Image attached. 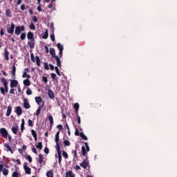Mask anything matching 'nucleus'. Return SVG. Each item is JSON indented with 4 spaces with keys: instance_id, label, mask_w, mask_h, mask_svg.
<instances>
[{
    "instance_id": "nucleus-1",
    "label": "nucleus",
    "mask_w": 177,
    "mask_h": 177,
    "mask_svg": "<svg viewBox=\"0 0 177 177\" xmlns=\"http://www.w3.org/2000/svg\"><path fill=\"white\" fill-rule=\"evenodd\" d=\"M84 146L82 147V154L84 157L86 158V151H89L91 149L89 148V145H88V142H84Z\"/></svg>"
},
{
    "instance_id": "nucleus-2",
    "label": "nucleus",
    "mask_w": 177,
    "mask_h": 177,
    "mask_svg": "<svg viewBox=\"0 0 177 177\" xmlns=\"http://www.w3.org/2000/svg\"><path fill=\"white\" fill-rule=\"evenodd\" d=\"M30 59L33 63H35V62H36V64H37V66H38V67H39V66H41V59H39V57L36 56L35 57L34 53H30ZM35 59H36V60H35Z\"/></svg>"
},
{
    "instance_id": "nucleus-3",
    "label": "nucleus",
    "mask_w": 177,
    "mask_h": 177,
    "mask_svg": "<svg viewBox=\"0 0 177 177\" xmlns=\"http://www.w3.org/2000/svg\"><path fill=\"white\" fill-rule=\"evenodd\" d=\"M21 31H26V27H24V26H18L15 28V34H16V35H20Z\"/></svg>"
},
{
    "instance_id": "nucleus-4",
    "label": "nucleus",
    "mask_w": 177,
    "mask_h": 177,
    "mask_svg": "<svg viewBox=\"0 0 177 177\" xmlns=\"http://www.w3.org/2000/svg\"><path fill=\"white\" fill-rule=\"evenodd\" d=\"M57 48L59 49V56L60 57V59H62V57H63V50H64V47L63 46V44L58 43L57 44Z\"/></svg>"
},
{
    "instance_id": "nucleus-5",
    "label": "nucleus",
    "mask_w": 177,
    "mask_h": 177,
    "mask_svg": "<svg viewBox=\"0 0 177 177\" xmlns=\"http://www.w3.org/2000/svg\"><path fill=\"white\" fill-rule=\"evenodd\" d=\"M28 163L25 162L24 164V169L27 175L31 174V168L28 167Z\"/></svg>"
},
{
    "instance_id": "nucleus-6",
    "label": "nucleus",
    "mask_w": 177,
    "mask_h": 177,
    "mask_svg": "<svg viewBox=\"0 0 177 177\" xmlns=\"http://www.w3.org/2000/svg\"><path fill=\"white\" fill-rule=\"evenodd\" d=\"M60 135V131H57L55 134V143H56V149H60V145H59V136Z\"/></svg>"
},
{
    "instance_id": "nucleus-7",
    "label": "nucleus",
    "mask_w": 177,
    "mask_h": 177,
    "mask_svg": "<svg viewBox=\"0 0 177 177\" xmlns=\"http://www.w3.org/2000/svg\"><path fill=\"white\" fill-rule=\"evenodd\" d=\"M15 25L13 22L11 23L10 27L7 28V32L8 34H13L15 32Z\"/></svg>"
},
{
    "instance_id": "nucleus-8",
    "label": "nucleus",
    "mask_w": 177,
    "mask_h": 177,
    "mask_svg": "<svg viewBox=\"0 0 177 177\" xmlns=\"http://www.w3.org/2000/svg\"><path fill=\"white\" fill-rule=\"evenodd\" d=\"M0 133L3 138H8V130L5 128L0 129Z\"/></svg>"
},
{
    "instance_id": "nucleus-9",
    "label": "nucleus",
    "mask_w": 177,
    "mask_h": 177,
    "mask_svg": "<svg viewBox=\"0 0 177 177\" xmlns=\"http://www.w3.org/2000/svg\"><path fill=\"white\" fill-rule=\"evenodd\" d=\"M88 165H89V160L88 159H84L82 163H80V167L82 168H84L85 169L88 168Z\"/></svg>"
},
{
    "instance_id": "nucleus-10",
    "label": "nucleus",
    "mask_w": 177,
    "mask_h": 177,
    "mask_svg": "<svg viewBox=\"0 0 177 177\" xmlns=\"http://www.w3.org/2000/svg\"><path fill=\"white\" fill-rule=\"evenodd\" d=\"M0 171L1 172H2L3 171V175H4L5 176H8V175L9 174V170L5 168L3 169V165L2 164L0 165Z\"/></svg>"
},
{
    "instance_id": "nucleus-11",
    "label": "nucleus",
    "mask_w": 177,
    "mask_h": 177,
    "mask_svg": "<svg viewBox=\"0 0 177 177\" xmlns=\"http://www.w3.org/2000/svg\"><path fill=\"white\" fill-rule=\"evenodd\" d=\"M23 106L24 107V109H28L31 107V105H30V103L28 102V99L27 98L24 99Z\"/></svg>"
},
{
    "instance_id": "nucleus-12",
    "label": "nucleus",
    "mask_w": 177,
    "mask_h": 177,
    "mask_svg": "<svg viewBox=\"0 0 177 177\" xmlns=\"http://www.w3.org/2000/svg\"><path fill=\"white\" fill-rule=\"evenodd\" d=\"M19 85V82L16 80H12L10 81V88H16Z\"/></svg>"
},
{
    "instance_id": "nucleus-13",
    "label": "nucleus",
    "mask_w": 177,
    "mask_h": 177,
    "mask_svg": "<svg viewBox=\"0 0 177 177\" xmlns=\"http://www.w3.org/2000/svg\"><path fill=\"white\" fill-rule=\"evenodd\" d=\"M45 104V102H43L42 105H39L38 109L36 111V113H35L37 117H38L39 115V114H41V110H42V109H44V106Z\"/></svg>"
},
{
    "instance_id": "nucleus-14",
    "label": "nucleus",
    "mask_w": 177,
    "mask_h": 177,
    "mask_svg": "<svg viewBox=\"0 0 177 177\" xmlns=\"http://www.w3.org/2000/svg\"><path fill=\"white\" fill-rule=\"evenodd\" d=\"M27 38L29 41H35V39H34V33H32V32H28Z\"/></svg>"
},
{
    "instance_id": "nucleus-15",
    "label": "nucleus",
    "mask_w": 177,
    "mask_h": 177,
    "mask_svg": "<svg viewBox=\"0 0 177 177\" xmlns=\"http://www.w3.org/2000/svg\"><path fill=\"white\" fill-rule=\"evenodd\" d=\"M50 55L53 59L57 57V55H56V50L53 48H50Z\"/></svg>"
},
{
    "instance_id": "nucleus-16",
    "label": "nucleus",
    "mask_w": 177,
    "mask_h": 177,
    "mask_svg": "<svg viewBox=\"0 0 177 177\" xmlns=\"http://www.w3.org/2000/svg\"><path fill=\"white\" fill-rule=\"evenodd\" d=\"M56 150H57V154H58V162L60 165V164H62V151H60V148L57 149Z\"/></svg>"
},
{
    "instance_id": "nucleus-17",
    "label": "nucleus",
    "mask_w": 177,
    "mask_h": 177,
    "mask_svg": "<svg viewBox=\"0 0 177 177\" xmlns=\"http://www.w3.org/2000/svg\"><path fill=\"white\" fill-rule=\"evenodd\" d=\"M16 113L18 115H21V114H23V109H21V106L16 107Z\"/></svg>"
},
{
    "instance_id": "nucleus-18",
    "label": "nucleus",
    "mask_w": 177,
    "mask_h": 177,
    "mask_svg": "<svg viewBox=\"0 0 177 177\" xmlns=\"http://www.w3.org/2000/svg\"><path fill=\"white\" fill-rule=\"evenodd\" d=\"M48 120H49V122H50V129H52V128L53 127V116L49 115Z\"/></svg>"
},
{
    "instance_id": "nucleus-19",
    "label": "nucleus",
    "mask_w": 177,
    "mask_h": 177,
    "mask_svg": "<svg viewBox=\"0 0 177 177\" xmlns=\"http://www.w3.org/2000/svg\"><path fill=\"white\" fill-rule=\"evenodd\" d=\"M4 57L6 60H9V51H8V48H4Z\"/></svg>"
},
{
    "instance_id": "nucleus-20",
    "label": "nucleus",
    "mask_w": 177,
    "mask_h": 177,
    "mask_svg": "<svg viewBox=\"0 0 177 177\" xmlns=\"http://www.w3.org/2000/svg\"><path fill=\"white\" fill-rule=\"evenodd\" d=\"M54 59H55V60L57 62V67H62V61L60 60V57L57 56Z\"/></svg>"
},
{
    "instance_id": "nucleus-21",
    "label": "nucleus",
    "mask_w": 177,
    "mask_h": 177,
    "mask_svg": "<svg viewBox=\"0 0 177 177\" xmlns=\"http://www.w3.org/2000/svg\"><path fill=\"white\" fill-rule=\"evenodd\" d=\"M12 78L15 80L16 78V66H12Z\"/></svg>"
},
{
    "instance_id": "nucleus-22",
    "label": "nucleus",
    "mask_w": 177,
    "mask_h": 177,
    "mask_svg": "<svg viewBox=\"0 0 177 177\" xmlns=\"http://www.w3.org/2000/svg\"><path fill=\"white\" fill-rule=\"evenodd\" d=\"M28 45H29V48L30 49H34V47L35 46V41H32V40L29 41L28 42Z\"/></svg>"
},
{
    "instance_id": "nucleus-23",
    "label": "nucleus",
    "mask_w": 177,
    "mask_h": 177,
    "mask_svg": "<svg viewBox=\"0 0 177 177\" xmlns=\"http://www.w3.org/2000/svg\"><path fill=\"white\" fill-rule=\"evenodd\" d=\"M36 103L41 106V103H42V98L41 97H35V98Z\"/></svg>"
},
{
    "instance_id": "nucleus-24",
    "label": "nucleus",
    "mask_w": 177,
    "mask_h": 177,
    "mask_svg": "<svg viewBox=\"0 0 177 177\" xmlns=\"http://www.w3.org/2000/svg\"><path fill=\"white\" fill-rule=\"evenodd\" d=\"M10 114H12V105H9L8 106L6 116L9 117L10 115Z\"/></svg>"
},
{
    "instance_id": "nucleus-25",
    "label": "nucleus",
    "mask_w": 177,
    "mask_h": 177,
    "mask_svg": "<svg viewBox=\"0 0 177 177\" xmlns=\"http://www.w3.org/2000/svg\"><path fill=\"white\" fill-rule=\"evenodd\" d=\"M11 131L15 135H17V131H19V126L12 127Z\"/></svg>"
},
{
    "instance_id": "nucleus-26",
    "label": "nucleus",
    "mask_w": 177,
    "mask_h": 177,
    "mask_svg": "<svg viewBox=\"0 0 177 177\" xmlns=\"http://www.w3.org/2000/svg\"><path fill=\"white\" fill-rule=\"evenodd\" d=\"M24 85H25V86H30V85H31V82L27 78L24 80Z\"/></svg>"
},
{
    "instance_id": "nucleus-27",
    "label": "nucleus",
    "mask_w": 177,
    "mask_h": 177,
    "mask_svg": "<svg viewBox=\"0 0 177 177\" xmlns=\"http://www.w3.org/2000/svg\"><path fill=\"white\" fill-rule=\"evenodd\" d=\"M48 95L50 99H53L55 97V93L51 90L48 91Z\"/></svg>"
},
{
    "instance_id": "nucleus-28",
    "label": "nucleus",
    "mask_w": 177,
    "mask_h": 177,
    "mask_svg": "<svg viewBox=\"0 0 177 177\" xmlns=\"http://www.w3.org/2000/svg\"><path fill=\"white\" fill-rule=\"evenodd\" d=\"M26 124V121L24 120V119L21 120V132H24V125Z\"/></svg>"
},
{
    "instance_id": "nucleus-29",
    "label": "nucleus",
    "mask_w": 177,
    "mask_h": 177,
    "mask_svg": "<svg viewBox=\"0 0 177 177\" xmlns=\"http://www.w3.org/2000/svg\"><path fill=\"white\" fill-rule=\"evenodd\" d=\"M43 160H44V156H42V154L39 153V160L38 162L40 165H42V162H43Z\"/></svg>"
},
{
    "instance_id": "nucleus-30",
    "label": "nucleus",
    "mask_w": 177,
    "mask_h": 177,
    "mask_svg": "<svg viewBox=\"0 0 177 177\" xmlns=\"http://www.w3.org/2000/svg\"><path fill=\"white\" fill-rule=\"evenodd\" d=\"M66 177H75V176L73 174V171H68L66 173Z\"/></svg>"
},
{
    "instance_id": "nucleus-31",
    "label": "nucleus",
    "mask_w": 177,
    "mask_h": 177,
    "mask_svg": "<svg viewBox=\"0 0 177 177\" xmlns=\"http://www.w3.org/2000/svg\"><path fill=\"white\" fill-rule=\"evenodd\" d=\"M46 176L47 177H54L53 176V170H49L46 172Z\"/></svg>"
},
{
    "instance_id": "nucleus-32",
    "label": "nucleus",
    "mask_w": 177,
    "mask_h": 177,
    "mask_svg": "<svg viewBox=\"0 0 177 177\" xmlns=\"http://www.w3.org/2000/svg\"><path fill=\"white\" fill-rule=\"evenodd\" d=\"M31 133H32V136H33V138H34L35 142H37V132L35 131L34 129H32V130H31Z\"/></svg>"
},
{
    "instance_id": "nucleus-33",
    "label": "nucleus",
    "mask_w": 177,
    "mask_h": 177,
    "mask_svg": "<svg viewBox=\"0 0 177 177\" xmlns=\"http://www.w3.org/2000/svg\"><path fill=\"white\" fill-rule=\"evenodd\" d=\"M51 31H52V33L50 35V39H51V41H53V42H55V32H54L53 29Z\"/></svg>"
},
{
    "instance_id": "nucleus-34",
    "label": "nucleus",
    "mask_w": 177,
    "mask_h": 177,
    "mask_svg": "<svg viewBox=\"0 0 177 177\" xmlns=\"http://www.w3.org/2000/svg\"><path fill=\"white\" fill-rule=\"evenodd\" d=\"M48 37H49V34L48 33V29H46L44 35L42 36V38L43 39H48Z\"/></svg>"
},
{
    "instance_id": "nucleus-35",
    "label": "nucleus",
    "mask_w": 177,
    "mask_h": 177,
    "mask_svg": "<svg viewBox=\"0 0 177 177\" xmlns=\"http://www.w3.org/2000/svg\"><path fill=\"white\" fill-rule=\"evenodd\" d=\"M74 109H75V111L76 112V114H78V109H80V104L75 103L74 104Z\"/></svg>"
},
{
    "instance_id": "nucleus-36",
    "label": "nucleus",
    "mask_w": 177,
    "mask_h": 177,
    "mask_svg": "<svg viewBox=\"0 0 177 177\" xmlns=\"http://www.w3.org/2000/svg\"><path fill=\"white\" fill-rule=\"evenodd\" d=\"M22 78L30 79V78H31V75H30V74H27L26 72H24L23 75H22Z\"/></svg>"
},
{
    "instance_id": "nucleus-37",
    "label": "nucleus",
    "mask_w": 177,
    "mask_h": 177,
    "mask_svg": "<svg viewBox=\"0 0 177 177\" xmlns=\"http://www.w3.org/2000/svg\"><path fill=\"white\" fill-rule=\"evenodd\" d=\"M80 136L84 140H88V137H86V136H85V134H84V133H80Z\"/></svg>"
},
{
    "instance_id": "nucleus-38",
    "label": "nucleus",
    "mask_w": 177,
    "mask_h": 177,
    "mask_svg": "<svg viewBox=\"0 0 177 177\" xmlns=\"http://www.w3.org/2000/svg\"><path fill=\"white\" fill-rule=\"evenodd\" d=\"M6 15L8 17H12V12H10V10L9 9L6 10Z\"/></svg>"
},
{
    "instance_id": "nucleus-39",
    "label": "nucleus",
    "mask_w": 177,
    "mask_h": 177,
    "mask_svg": "<svg viewBox=\"0 0 177 177\" xmlns=\"http://www.w3.org/2000/svg\"><path fill=\"white\" fill-rule=\"evenodd\" d=\"M37 149H39V150H42V142H39L38 145H36Z\"/></svg>"
},
{
    "instance_id": "nucleus-40",
    "label": "nucleus",
    "mask_w": 177,
    "mask_h": 177,
    "mask_svg": "<svg viewBox=\"0 0 177 177\" xmlns=\"http://www.w3.org/2000/svg\"><path fill=\"white\" fill-rule=\"evenodd\" d=\"M1 82L3 85H8V82L6 81V79L5 77L1 79Z\"/></svg>"
},
{
    "instance_id": "nucleus-41",
    "label": "nucleus",
    "mask_w": 177,
    "mask_h": 177,
    "mask_svg": "<svg viewBox=\"0 0 177 177\" xmlns=\"http://www.w3.org/2000/svg\"><path fill=\"white\" fill-rule=\"evenodd\" d=\"M20 39H21V41H24V39H26V32H23L21 34Z\"/></svg>"
},
{
    "instance_id": "nucleus-42",
    "label": "nucleus",
    "mask_w": 177,
    "mask_h": 177,
    "mask_svg": "<svg viewBox=\"0 0 177 177\" xmlns=\"http://www.w3.org/2000/svg\"><path fill=\"white\" fill-rule=\"evenodd\" d=\"M62 156L66 159L68 158V154L65 151H62Z\"/></svg>"
},
{
    "instance_id": "nucleus-43",
    "label": "nucleus",
    "mask_w": 177,
    "mask_h": 177,
    "mask_svg": "<svg viewBox=\"0 0 177 177\" xmlns=\"http://www.w3.org/2000/svg\"><path fill=\"white\" fill-rule=\"evenodd\" d=\"M28 127H34V123L31 119H29L28 121Z\"/></svg>"
},
{
    "instance_id": "nucleus-44",
    "label": "nucleus",
    "mask_w": 177,
    "mask_h": 177,
    "mask_svg": "<svg viewBox=\"0 0 177 177\" xmlns=\"http://www.w3.org/2000/svg\"><path fill=\"white\" fill-rule=\"evenodd\" d=\"M26 159L29 161V162H32V158H31V156L28 155L26 157Z\"/></svg>"
},
{
    "instance_id": "nucleus-45",
    "label": "nucleus",
    "mask_w": 177,
    "mask_h": 177,
    "mask_svg": "<svg viewBox=\"0 0 177 177\" xmlns=\"http://www.w3.org/2000/svg\"><path fill=\"white\" fill-rule=\"evenodd\" d=\"M64 146H70V145H71V143L70 142V141L68 140H66L64 141Z\"/></svg>"
},
{
    "instance_id": "nucleus-46",
    "label": "nucleus",
    "mask_w": 177,
    "mask_h": 177,
    "mask_svg": "<svg viewBox=\"0 0 177 177\" xmlns=\"http://www.w3.org/2000/svg\"><path fill=\"white\" fill-rule=\"evenodd\" d=\"M72 154H74L75 158H78V155L77 154V149L72 150Z\"/></svg>"
},
{
    "instance_id": "nucleus-47",
    "label": "nucleus",
    "mask_w": 177,
    "mask_h": 177,
    "mask_svg": "<svg viewBox=\"0 0 177 177\" xmlns=\"http://www.w3.org/2000/svg\"><path fill=\"white\" fill-rule=\"evenodd\" d=\"M29 28H30V30H35V25L34 24V23H31L30 25L29 26Z\"/></svg>"
},
{
    "instance_id": "nucleus-48",
    "label": "nucleus",
    "mask_w": 177,
    "mask_h": 177,
    "mask_svg": "<svg viewBox=\"0 0 177 177\" xmlns=\"http://www.w3.org/2000/svg\"><path fill=\"white\" fill-rule=\"evenodd\" d=\"M26 95H32V91L29 88L26 90Z\"/></svg>"
},
{
    "instance_id": "nucleus-49",
    "label": "nucleus",
    "mask_w": 177,
    "mask_h": 177,
    "mask_svg": "<svg viewBox=\"0 0 177 177\" xmlns=\"http://www.w3.org/2000/svg\"><path fill=\"white\" fill-rule=\"evenodd\" d=\"M12 177H19V172L14 171L12 175Z\"/></svg>"
},
{
    "instance_id": "nucleus-50",
    "label": "nucleus",
    "mask_w": 177,
    "mask_h": 177,
    "mask_svg": "<svg viewBox=\"0 0 177 177\" xmlns=\"http://www.w3.org/2000/svg\"><path fill=\"white\" fill-rule=\"evenodd\" d=\"M55 71H56L57 75H59V76H60L61 75H60V71H59V68H58L57 66H55Z\"/></svg>"
},
{
    "instance_id": "nucleus-51",
    "label": "nucleus",
    "mask_w": 177,
    "mask_h": 177,
    "mask_svg": "<svg viewBox=\"0 0 177 177\" xmlns=\"http://www.w3.org/2000/svg\"><path fill=\"white\" fill-rule=\"evenodd\" d=\"M4 91H5V92L6 93H8V92H9V88H8V84H6V85H4Z\"/></svg>"
},
{
    "instance_id": "nucleus-52",
    "label": "nucleus",
    "mask_w": 177,
    "mask_h": 177,
    "mask_svg": "<svg viewBox=\"0 0 177 177\" xmlns=\"http://www.w3.org/2000/svg\"><path fill=\"white\" fill-rule=\"evenodd\" d=\"M57 128L59 129V131H62L63 130V125L62 124H58L57 126Z\"/></svg>"
},
{
    "instance_id": "nucleus-53",
    "label": "nucleus",
    "mask_w": 177,
    "mask_h": 177,
    "mask_svg": "<svg viewBox=\"0 0 177 177\" xmlns=\"http://www.w3.org/2000/svg\"><path fill=\"white\" fill-rule=\"evenodd\" d=\"M75 136H80V131H78V129H75Z\"/></svg>"
},
{
    "instance_id": "nucleus-54",
    "label": "nucleus",
    "mask_w": 177,
    "mask_h": 177,
    "mask_svg": "<svg viewBox=\"0 0 177 177\" xmlns=\"http://www.w3.org/2000/svg\"><path fill=\"white\" fill-rule=\"evenodd\" d=\"M44 68L45 70H49V66L48 65V63L47 62H45L44 63Z\"/></svg>"
},
{
    "instance_id": "nucleus-55",
    "label": "nucleus",
    "mask_w": 177,
    "mask_h": 177,
    "mask_svg": "<svg viewBox=\"0 0 177 177\" xmlns=\"http://www.w3.org/2000/svg\"><path fill=\"white\" fill-rule=\"evenodd\" d=\"M44 153L46 154H49V149L47 147L44 148Z\"/></svg>"
},
{
    "instance_id": "nucleus-56",
    "label": "nucleus",
    "mask_w": 177,
    "mask_h": 177,
    "mask_svg": "<svg viewBox=\"0 0 177 177\" xmlns=\"http://www.w3.org/2000/svg\"><path fill=\"white\" fill-rule=\"evenodd\" d=\"M42 80H43L44 84H47L48 83V78L46 77H43Z\"/></svg>"
},
{
    "instance_id": "nucleus-57",
    "label": "nucleus",
    "mask_w": 177,
    "mask_h": 177,
    "mask_svg": "<svg viewBox=\"0 0 177 177\" xmlns=\"http://www.w3.org/2000/svg\"><path fill=\"white\" fill-rule=\"evenodd\" d=\"M32 20L34 23H37L38 21V19L37 18V16H33Z\"/></svg>"
},
{
    "instance_id": "nucleus-58",
    "label": "nucleus",
    "mask_w": 177,
    "mask_h": 177,
    "mask_svg": "<svg viewBox=\"0 0 177 177\" xmlns=\"http://www.w3.org/2000/svg\"><path fill=\"white\" fill-rule=\"evenodd\" d=\"M0 91L2 93V95H5V88L3 87H1Z\"/></svg>"
},
{
    "instance_id": "nucleus-59",
    "label": "nucleus",
    "mask_w": 177,
    "mask_h": 177,
    "mask_svg": "<svg viewBox=\"0 0 177 177\" xmlns=\"http://www.w3.org/2000/svg\"><path fill=\"white\" fill-rule=\"evenodd\" d=\"M10 95H15V88H11V89L10 90Z\"/></svg>"
},
{
    "instance_id": "nucleus-60",
    "label": "nucleus",
    "mask_w": 177,
    "mask_h": 177,
    "mask_svg": "<svg viewBox=\"0 0 177 177\" xmlns=\"http://www.w3.org/2000/svg\"><path fill=\"white\" fill-rule=\"evenodd\" d=\"M50 75L52 80H56V75L55 73H51Z\"/></svg>"
},
{
    "instance_id": "nucleus-61",
    "label": "nucleus",
    "mask_w": 177,
    "mask_h": 177,
    "mask_svg": "<svg viewBox=\"0 0 177 177\" xmlns=\"http://www.w3.org/2000/svg\"><path fill=\"white\" fill-rule=\"evenodd\" d=\"M26 9V4H21V10H24Z\"/></svg>"
},
{
    "instance_id": "nucleus-62",
    "label": "nucleus",
    "mask_w": 177,
    "mask_h": 177,
    "mask_svg": "<svg viewBox=\"0 0 177 177\" xmlns=\"http://www.w3.org/2000/svg\"><path fill=\"white\" fill-rule=\"evenodd\" d=\"M49 67H50V69L51 70V71H53V70H55V66L53 65V64H49Z\"/></svg>"
},
{
    "instance_id": "nucleus-63",
    "label": "nucleus",
    "mask_w": 177,
    "mask_h": 177,
    "mask_svg": "<svg viewBox=\"0 0 177 177\" xmlns=\"http://www.w3.org/2000/svg\"><path fill=\"white\" fill-rule=\"evenodd\" d=\"M4 146H5V147H6V149H8V150H10L11 148H10V146L9 145L5 144Z\"/></svg>"
},
{
    "instance_id": "nucleus-64",
    "label": "nucleus",
    "mask_w": 177,
    "mask_h": 177,
    "mask_svg": "<svg viewBox=\"0 0 177 177\" xmlns=\"http://www.w3.org/2000/svg\"><path fill=\"white\" fill-rule=\"evenodd\" d=\"M77 124H81V117L80 115H77Z\"/></svg>"
}]
</instances>
